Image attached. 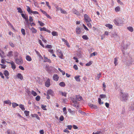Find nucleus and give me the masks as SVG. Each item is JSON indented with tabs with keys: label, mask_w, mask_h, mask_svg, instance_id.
I'll use <instances>...</instances> for the list:
<instances>
[{
	"label": "nucleus",
	"mask_w": 134,
	"mask_h": 134,
	"mask_svg": "<svg viewBox=\"0 0 134 134\" xmlns=\"http://www.w3.org/2000/svg\"><path fill=\"white\" fill-rule=\"evenodd\" d=\"M0 65L1 66V68L2 69H5L6 67V65L4 64H0Z\"/></svg>",
	"instance_id": "nucleus-56"
},
{
	"label": "nucleus",
	"mask_w": 134,
	"mask_h": 134,
	"mask_svg": "<svg viewBox=\"0 0 134 134\" xmlns=\"http://www.w3.org/2000/svg\"><path fill=\"white\" fill-rule=\"evenodd\" d=\"M35 51L36 54L40 58H42V57L41 56V55L40 53L39 52L36 51V50H35Z\"/></svg>",
	"instance_id": "nucleus-28"
},
{
	"label": "nucleus",
	"mask_w": 134,
	"mask_h": 134,
	"mask_svg": "<svg viewBox=\"0 0 134 134\" xmlns=\"http://www.w3.org/2000/svg\"><path fill=\"white\" fill-rule=\"evenodd\" d=\"M15 62L17 64L19 65L22 64L23 63V61L21 58L16 59Z\"/></svg>",
	"instance_id": "nucleus-4"
},
{
	"label": "nucleus",
	"mask_w": 134,
	"mask_h": 134,
	"mask_svg": "<svg viewBox=\"0 0 134 134\" xmlns=\"http://www.w3.org/2000/svg\"><path fill=\"white\" fill-rule=\"evenodd\" d=\"M32 117H35L38 120H40V118L38 116V115L36 114H34L32 115Z\"/></svg>",
	"instance_id": "nucleus-26"
},
{
	"label": "nucleus",
	"mask_w": 134,
	"mask_h": 134,
	"mask_svg": "<svg viewBox=\"0 0 134 134\" xmlns=\"http://www.w3.org/2000/svg\"><path fill=\"white\" fill-rule=\"evenodd\" d=\"M22 17L25 19L26 18H28V16L27 15H26L22 13L21 14Z\"/></svg>",
	"instance_id": "nucleus-40"
},
{
	"label": "nucleus",
	"mask_w": 134,
	"mask_h": 134,
	"mask_svg": "<svg viewBox=\"0 0 134 134\" xmlns=\"http://www.w3.org/2000/svg\"><path fill=\"white\" fill-rule=\"evenodd\" d=\"M44 47L45 48H52V46L51 45H47V46H44Z\"/></svg>",
	"instance_id": "nucleus-50"
},
{
	"label": "nucleus",
	"mask_w": 134,
	"mask_h": 134,
	"mask_svg": "<svg viewBox=\"0 0 134 134\" xmlns=\"http://www.w3.org/2000/svg\"><path fill=\"white\" fill-rule=\"evenodd\" d=\"M25 23H26V24L27 25H29V20H28V18H26V19H25Z\"/></svg>",
	"instance_id": "nucleus-60"
},
{
	"label": "nucleus",
	"mask_w": 134,
	"mask_h": 134,
	"mask_svg": "<svg viewBox=\"0 0 134 134\" xmlns=\"http://www.w3.org/2000/svg\"><path fill=\"white\" fill-rule=\"evenodd\" d=\"M47 94L50 95L52 96H53L54 93L53 92L51 89L48 90L47 92Z\"/></svg>",
	"instance_id": "nucleus-11"
},
{
	"label": "nucleus",
	"mask_w": 134,
	"mask_h": 134,
	"mask_svg": "<svg viewBox=\"0 0 134 134\" xmlns=\"http://www.w3.org/2000/svg\"><path fill=\"white\" fill-rule=\"evenodd\" d=\"M127 29L128 30L131 32H133V30L132 27L131 26L128 27Z\"/></svg>",
	"instance_id": "nucleus-37"
},
{
	"label": "nucleus",
	"mask_w": 134,
	"mask_h": 134,
	"mask_svg": "<svg viewBox=\"0 0 134 134\" xmlns=\"http://www.w3.org/2000/svg\"><path fill=\"white\" fill-rule=\"evenodd\" d=\"M44 62H48L50 63H51V60L50 59H48L47 57H44Z\"/></svg>",
	"instance_id": "nucleus-20"
},
{
	"label": "nucleus",
	"mask_w": 134,
	"mask_h": 134,
	"mask_svg": "<svg viewBox=\"0 0 134 134\" xmlns=\"http://www.w3.org/2000/svg\"><path fill=\"white\" fill-rule=\"evenodd\" d=\"M26 60L29 62H30L32 60V58L29 55H27L26 56Z\"/></svg>",
	"instance_id": "nucleus-21"
},
{
	"label": "nucleus",
	"mask_w": 134,
	"mask_h": 134,
	"mask_svg": "<svg viewBox=\"0 0 134 134\" xmlns=\"http://www.w3.org/2000/svg\"><path fill=\"white\" fill-rule=\"evenodd\" d=\"M82 38L84 40H87L88 39V38L86 35H83L82 36Z\"/></svg>",
	"instance_id": "nucleus-39"
},
{
	"label": "nucleus",
	"mask_w": 134,
	"mask_h": 134,
	"mask_svg": "<svg viewBox=\"0 0 134 134\" xmlns=\"http://www.w3.org/2000/svg\"><path fill=\"white\" fill-rule=\"evenodd\" d=\"M40 30L41 31H45L49 33H50L51 32L50 30L47 29L46 27H44L42 28L40 27Z\"/></svg>",
	"instance_id": "nucleus-10"
},
{
	"label": "nucleus",
	"mask_w": 134,
	"mask_h": 134,
	"mask_svg": "<svg viewBox=\"0 0 134 134\" xmlns=\"http://www.w3.org/2000/svg\"><path fill=\"white\" fill-rule=\"evenodd\" d=\"M4 103L6 104H11V102L9 100H5L4 102Z\"/></svg>",
	"instance_id": "nucleus-35"
},
{
	"label": "nucleus",
	"mask_w": 134,
	"mask_h": 134,
	"mask_svg": "<svg viewBox=\"0 0 134 134\" xmlns=\"http://www.w3.org/2000/svg\"><path fill=\"white\" fill-rule=\"evenodd\" d=\"M61 93L62 96H64L65 97H66V93L65 92H61Z\"/></svg>",
	"instance_id": "nucleus-58"
},
{
	"label": "nucleus",
	"mask_w": 134,
	"mask_h": 134,
	"mask_svg": "<svg viewBox=\"0 0 134 134\" xmlns=\"http://www.w3.org/2000/svg\"><path fill=\"white\" fill-rule=\"evenodd\" d=\"M59 119L61 121H63L64 120V118L63 116L62 115L60 116V117Z\"/></svg>",
	"instance_id": "nucleus-64"
},
{
	"label": "nucleus",
	"mask_w": 134,
	"mask_h": 134,
	"mask_svg": "<svg viewBox=\"0 0 134 134\" xmlns=\"http://www.w3.org/2000/svg\"><path fill=\"white\" fill-rule=\"evenodd\" d=\"M115 12H119L120 10V8L119 6H117L115 8Z\"/></svg>",
	"instance_id": "nucleus-30"
},
{
	"label": "nucleus",
	"mask_w": 134,
	"mask_h": 134,
	"mask_svg": "<svg viewBox=\"0 0 134 134\" xmlns=\"http://www.w3.org/2000/svg\"><path fill=\"white\" fill-rule=\"evenodd\" d=\"M128 96V94L127 93L122 94V99L124 100H126L127 99V97Z\"/></svg>",
	"instance_id": "nucleus-9"
},
{
	"label": "nucleus",
	"mask_w": 134,
	"mask_h": 134,
	"mask_svg": "<svg viewBox=\"0 0 134 134\" xmlns=\"http://www.w3.org/2000/svg\"><path fill=\"white\" fill-rule=\"evenodd\" d=\"M92 62L91 61H90L88 63H86V66H90L92 64Z\"/></svg>",
	"instance_id": "nucleus-49"
},
{
	"label": "nucleus",
	"mask_w": 134,
	"mask_h": 134,
	"mask_svg": "<svg viewBox=\"0 0 134 134\" xmlns=\"http://www.w3.org/2000/svg\"><path fill=\"white\" fill-rule=\"evenodd\" d=\"M31 30L32 33H36L37 32V30L33 27L31 28Z\"/></svg>",
	"instance_id": "nucleus-36"
},
{
	"label": "nucleus",
	"mask_w": 134,
	"mask_h": 134,
	"mask_svg": "<svg viewBox=\"0 0 134 134\" xmlns=\"http://www.w3.org/2000/svg\"><path fill=\"white\" fill-rule=\"evenodd\" d=\"M115 24L118 26H120L123 23V21L120 18H117L113 21Z\"/></svg>",
	"instance_id": "nucleus-1"
},
{
	"label": "nucleus",
	"mask_w": 134,
	"mask_h": 134,
	"mask_svg": "<svg viewBox=\"0 0 134 134\" xmlns=\"http://www.w3.org/2000/svg\"><path fill=\"white\" fill-rule=\"evenodd\" d=\"M80 76L77 75L75 76L74 77V78L76 81L77 82H80Z\"/></svg>",
	"instance_id": "nucleus-18"
},
{
	"label": "nucleus",
	"mask_w": 134,
	"mask_h": 134,
	"mask_svg": "<svg viewBox=\"0 0 134 134\" xmlns=\"http://www.w3.org/2000/svg\"><path fill=\"white\" fill-rule=\"evenodd\" d=\"M105 26L108 27L109 29H112L113 27V26L110 24H107L105 25Z\"/></svg>",
	"instance_id": "nucleus-29"
},
{
	"label": "nucleus",
	"mask_w": 134,
	"mask_h": 134,
	"mask_svg": "<svg viewBox=\"0 0 134 134\" xmlns=\"http://www.w3.org/2000/svg\"><path fill=\"white\" fill-rule=\"evenodd\" d=\"M40 97L39 96H37L36 98V100L37 101H38L40 100Z\"/></svg>",
	"instance_id": "nucleus-57"
},
{
	"label": "nucleus",
	"mask_w": 134,
	"mask_h": 134,
	"mask_svg": "<svg viewBox=\"0 0 134 134\" xmlns=\"http://www.w3.org/2000/svg\"><path fill=\"white\" fill-rule=\"evenodd\" d=\"M61 12L62 13L65 14L66 13V12L64 10H62V9L60 8Z\"/></svg>",
	"instance_id": "nucleus-63"
},
{
	"label": "nucleus",
	"mask_w": 134,
	"mask_h": 134,
	"mask_svg": "<svg viewBox=\"0 0 134 134\" xmlns=\"http://www.w3.org/2000/svg\"><path fill=\"white\" fill-rule=\"evenodd\" d=\"M12 107L14 108H15L17 106L19 105L15 103H13L12 104Z\"/></svg>",
	"instance_id": "nucleus-31"
},
{
	"label": "nucleus",
	"mask_w": 134,
	"mask_h": 134,
	"mask_svg": "<svg viewBox=\"0 0 134 134\" xmlns=\"http://www.w3.org/2000/svg\"><path fill=\"white\" fill-rule=\"evenodd\" d=\"M31 11V14L32 13L33 14H38L39 13L36 11H33L32 10Z\"/></svg>",
	"instance_id": "nucleus-51"
},
{
	"label": "nucleus",
	"mask_w": 134,
	"mask_h": 134,
	"mask_svg": "<svg viewBox=\"0 0 134 134\" xmlns=\"http://www.w3.org/2000/svg\"><path fill=\"white\" fill-rule=\"evenodd\" d=\"M31 94L34 96H36L37 95V93L36 92L33 90H32L31 91Z\"/></svg>",
	"instance_id": "nucleus-38"
},
{
	"label": "nucleus",
	"mask_w": 134,
	"mask_h": 134,
	"mask_svg": "<svg viewBox=\"0 0 134 134\" xmlns=\"http://www.w3.org/2000/svg\"><path fill=\"white\" fill-rule=\"evenodd\" d=\"M26 7L27 10V11L29 13H30L31 14V11H32V10L30 8L29 6H27Z\"/></svg>",
	"instance_id": "nucleus-23"
},
{
	"label": "nucleus",
	"mask_w": 134,
	"mask_h": 134,
	"mask_svg": "<svg viewBox=\"0 0 134 134\" xmlns=\"http://www.w3.org/2000/svg\"><path fill=\"white\" fill-rule=\"evenodd\" d=\"M73 13L77 16H80V13L79 12L76 10L73 9L72 10Z\"/></svg>",
	"instance_id": "nucleus-13"
},
{
	"label": "nucleus",
	"mask_w": 134,
	"mask_h": 134,
	"mask_svg": "<svg viewBox=\"0 0 134 134\" xmlns=\"http://www.w3.org/2000/svg\"><path fill=\"white\" fill-rule=\"evenodd\" d=\"M3 74L5 75V76L6 77V78L7 79L9 78V73L7 70H5L3 72Z\"/></svg>",
	"instance_id": "nucleus-8"
},
{
	"label": "nucleus",
	"mask_w": 134,
	"mask_h": 134,
	"mask_svg": "<svg viewBox=\"0 0 134 134\" xmlns=\"http://www.w3.org/2000/svg\"><path fill=\"white\" fill-rule=\"evenodd\" d=\"M63 131L67 133H70L69 131L67 130V128L64 129V130Z\"/></svg>",
	"instance_id": "nucleus-54"
},
{
	"label": "nucleus",
	"mask_w": 134,
	"mask_h": 134,
	"mask_svg": "<svg viewBox=\"0 0 134 134\" xmlns=\"http://www.w3.org/2000/svg\"><path fill=\"white\" fill-rule=\"evenodd\" d=\"M9 44L12 47H14V44L11 42H9Z\"/></svg>",
	"instance_id": "nucleus-59"
},
{
	"label": "nucleus",
	"mask_w": 134,
	"mask_h": 134,
	"mask_svg": "<svg viewBox=\"0 0 134 134\" xmlns=\"http://www.w3.org/2000/svg\"><path fill=\"white\" fill-rule=\"evenodd\" d=\"M46 106L44 105L43 104H42L41 105V108L43 110H46L47 109L46 108Z\"/></svg>",
	"instance_id": "nucleus-41"
},
{
	"label": "nucleus",
	"mask_w": 134,
	"mask_h": 134,
	"mask_svg": "<svg viewBox=\"0 0 134 134\" xmlns=\"http://www.w3.org/2000/svg\"><path fill=\"white\" fill-rule=\"evenodd\" d=\"M59 77L58 75L57 74H54L53 76V80L56 81H57L59 79Z\"/></svg>",
	"instance_id": "nucleus-12"
},
{
	"label": "nucleus",
	"mask_w": 134,
	"mask_h": 134,
	"mask_svg": "<svg viewBox=\"0 0 134 134\" xmlns=\"http://www.w3.org/2000/svg\"><path fill=\"white\" fill-rule=\"evenodd\" d=\"M7 133L8 134H16L15 131H12L10 130H9L7 131Z\"/></svg>",
	"instance_id": "nucleus-22"
},
{
	"label": "nucleus",
	"mask_w": 134,
	"mask_h": 134,
	"mask_svg": "<svg viewBox=\"0 0 134 134\" xmlns=\"http://www.w3.org/2000/svg\"><path fill=\"white\" fill-rule=\"evenodd\" d=\"M21 32L22 34L24 36H25L26 35V33L25 32V30L24 29H22L21 30Z\"/></svg>",
	"instance_id": "nucleus-32"
},
{
	"label": "nucleus",
	"mask_w": 134,
	"mask_h": 134,
	"mask_svg": "<svg viewBox=\"0 0 134 134\" xmlns=\"http://www.w3.org/2000/svg\"><path fill=\"white\" fill-rule=\"evenodd\" d=\"M19 107L22 110L24 111L25 110V108H24V105L22 104H20L19 105Z\"/></svg>",
	"instance_id": "nucleus-24"
},
{
	"label": "nucleus",
	"mask_w": 134,
	"mask_h": 134,
	"mask_svg": "<svg viewBox=\"0 0 134 134\" xmlns=\"http://www.w3.org/2000/svg\"><path fill=\"white\" fill-rule=\"evenodd\" d=\"M118 58H114V64L116 66L117 64Z\"/></svg>",
	"instance_id": "nucleus-48"
},
{
	"label": "nucleus",
	"mask_w": 134,
	"mask_h": 134,
	"mask_svg": "<svg viewBox=\"0 0 134 134\" xmlns=\"http://www.w3.org/2000/svg\"><path fill=\"white\" fill-rule=\"evenodd\" d=\"M89 106L91 107V108L92 109H97L98 107L96 105L90 104Z\"/></svg>",
	"instance_id": "nucleus-17"
},
{
	"label": "nucleus",
	"mask_w": 134,
	"mask_h": 134,
	"mask_svg": "<svg viewBox=\"0 0 134 134\" xmlns=\"http://www.w3.org/2000/svg\"><path fill=\"white\" fill-rule=\"evenodd\" d=\"M8 63L10 64L11 66V68L13 70L15 69L16 68V65L14 62L12 61L10 62H8Z\"/></svg>",
	"instance_id": "nucleus-6"
},
{
	"label": "nucleus",
	"mask_w": 134,
	"mask_h": 134,
	"mask_svg": "<svg viewBox=\"0 0 134 134\" xmlns=\"http://www.w3.org/2000/svg\"><path fill=\"white\" fill-rule=\"evenodd\" d=\"M45 85L46 87H48L50 85V80L48 78L45 82Z\"/></svg>",
	"instance_id": "nucleus-7"
},
{
	"label": "nucleus",
	"mask_w": 134,
	"mask_h": 134,
	"mask_svg": "<svg viewBox=\"0 0 134 134\" xmlns=\"http://www.w3.org/2000/svg\"><path fill=\"white\" fill-rule=\"evenodd\" d=\"M18 78L21 80H22L23 79V76L21 73H18L17 75Z\"/></svg>",
	"instance_id": "nucleus-15"
},
{
	"label": "nucleus",
	"mask_w": 134,
	"mask_h": 134,
	"mask_svg": "<svg viewBox=\"0 0 134 134\" xmlns=\"http://www.w3.org/2000/svg\"><path fill=\"white\" fill-rule=\"evenodd\" d=\"M98 101L99 103L100 104H103V102H101V100L100 98H99L98 99Z\"/></svg>",
	"instance_id": "nucleus-55"
},
{
	"label": "nucleus",
	"mask_w": 134,
	"mask_h": 134,
	"mask_svg": "<svg viewBox=\"0 0 134 134\" xmlns=\"http://www.w3.org/2000/svg\"><path fill=\"white\" fill-rule=\"evenodd\" d=\"M6 61L4 59H2L1 60V62L2 64H5Z\"/></svg>",
	"instance_id": "nucleus-62"
},
{
	"label": "nucleus",
	"mask_w": 134,
	"mask_h": 134,
	"mask_svg": "<svg viewBox=\"0 0 134 134\" xmlns=\"http://www.w3.org/2000/svg\"><path fill=\"white\" fill-rule=\"evenodd\" d=\"M40 10L45 15H46V14H47V13L45 11H44L43 10H42L41 9H40Z\"/></svg>",
	"instance_id": "nucleus-53"
},
{
	"label": "nucleus",
	"mask_w": 134,
	"mask_h": 134,
	"mask_svg": "<svg viewBox=\"0 0 134 134\" xmlns=\"http://www.w3.org/2000/svg\"><path fill=\"white\" fill-rule=\"evenodd\" d=\"M52 35L54 36H58V34L57 32L55 31L52 32Z\"/></svg>",
	"instance_id": "nucleus-34"
},
{
	"label": "nucleus",
	"mask_w": 134,
	"mask_h": 134,
	"mask_svg": "<svg viewBox=\"0 0 134 134\" xmlns=\"http://www.w3.org/2000/svg\"><path fill=\"white\" fill-rule=\"evenodd\" d=\"M82 99V97L81 96L79 95H76L75 97V100L76 101H75V102L74 101L73 102L75 103V105H74V107H76L77 106V101H80Z\"/></svg>",
	"instance_id": "nucleus-2"
},
{
	"label": "nucleus",
	"mask_w": 134,
	"mask_h": 134,
	"mask_svg": "<svg viewBox=\"0 0 134 134\" xmlns=\"http://www.w3.org/2000/svg\"><path fill=\"white\" fill-rule=\"evenodd\" d=\"M74 68L76 70H77L78 69V68L77 67V66L75 64L73 66Z\"/></svg>",
	"instance_id": "nucleus-61"
},
{
	"label": "nucleus",
	"mask_w": 134,
	"mask_h": 134,
	"mask_svg": "<svg viewBox=\"0 0 134 134\" xmlns=\"http://www.w3.org/2000/svg\"><path fill=\"white\" fill-rule=\"evenodd\" d=\"M38 23L39 24L40 26H43L44 25V24L43 23L39 20L38 21Z\"/></svg>",
	"instance_id": "nucleus-43"
},
{
	"label": "nucleus",
	"mask_w": 134,
	"mask_h": 134,
	"mask_svg": "<svg viewBox=\"0 0 134 134\" xmlns=\"http://www.w3.org/2000/svg\"><path fill=\"white\" fill-rule=\"evenodd\" d=\"M17 9L18 10V12L21 13H22L23 12L21 8L20 7L18 8H17Z\"/></svg>",
	"instance_id": "nucleus-44"
},
{
	"label": "nucleus",
	"mask_w": 134,
	"mask_h": 134,
	"mask_svg": "<svg viewBox=\"0 0 134 134\" xmlns=\"http://www.w3.org/2000/svg\"><path fill=\"white\" fill-rule=\"evenodd\" d=\"M59 85L60 86L62 87H64L65 86V82H60L59 84Z\"/></svg>",
	"instance_id": "nucleus-25"
},
{
	"label": "nucleus",
	"mask_w": 134,
	"mask_h": 134,
	"mask_svg": "<svg viewBox=\"0 0 134 134\" xmlns=\"http://www.w3.org/2000/svg\"><path fill=\"white\" fill-rule=\"evenodd\" d=\"M63 111L64 114L65 115H66L67 112L66 111V108L65 107H64L63 108Z\"/></svg>",
	"instance_id": "nucleus-46"
},
{
	"label": "nucleus",
	"mask_w": 134,
	"mask_h": 134,
	"mask_svg": "<svg viewBox=\"0 0 134 134\" xmlns=\"http://www.w3.org/2000/svg\"><path fill=\"white\" fill-rule=\"evenodd\" d=\"M84 18L86 23L90 22L92 21L90 18L86 14L84 15Z\"/></svg>",
	"instance_id": "nucleus-3"
},
{
	"label": "nucleus",
	"mask_w": 134,
	"mask_h": 134,
	"mask_svg": "<svg viewBox=\"0 0 134 134\" xmlns=\"http://www.w3.org/2000/svg\"><path fill=\"white\" fill-rule=\"evenodd\" d=\"M39 43L41 45V46L42 47H43V48H44V45L42 43L41 40H38V41Z\"/></svg>",
	"instance_id": "nucleus-45"
},
{
	"label": "nucleus",
	"mask_w": 134,
	"mask_h": 134,
	"mask_svg": "<svg viewBox=\"0 0 134 134\" xmlns=\"http://www.w3.org/2000/svg\"><path fill=\"white\" fill-rule=\"evenodd\" d=\"M68 111L70 113L72 114H74L75 113V112L74 111L70 109H69Z\"/></svg>",
	"instance_id": "nucleus-47"
},
{
	"label": "nucleus",
	"mask_w": 134,
	"mask_h": 134,
	"mask_svg": "<svg viewBox=\"0 0 134 134\" xmlns=\"http://www.w3.org/2000/svg\"><path fill=\"white\" fill-rule=\"evenodd\" d=\"M13 55V52L10 51L8 52L7 54V56L8 57H11Z\"/></svg>",
	"instance_id": "nucleus-19"
},
{
	"label": "nucleus",
	"mask_w": 134,
	"mask_h": 134,
	"mask_svg": "<svg viewBox=\"0 0 134 134\" xmlns=\"http://www.w3.org/2000/svg\"><path fill=\"white\" fill-rule=\"evenodd\" d=\"M62 40L66 44L68 47L69 48L70 47V46L69 44V43L66 40L63 38H62Z\"/></svg>",
	"instance_id": "nucleus-14"
},
{
	"label": "nucleus",
	"mask_w": 134,
	"mask_h": 134,
	"mask_svg": "<svg viewBox=\"0 0 134 134\" xmlns=\"http://www.w3.org/2000/svg\"><path fill=\"white\" fill-rule=\"evenodd\" d=\"M57 54L59 58H60L61 59H63V54L61 51L60 50L58 51Z\"/></svg>",
	"instance_id": "nucleus-5"
},
{
	"label": "nucleus",
	"mask_w": 134,
	"mask_h": 134,
	"mask_svg": "<svg viewBox=\"0 0 134 134\" xmlns=\"http://www.w3.org/2000/svg\"><path fill=\"white\" fill-rule=\"evenodd\" d=\"M24 113L26 116H28L29 114V111L26 110H25L24 111Z\"/></svg>",
	"instance_id": "nucleus-42"
},
{
	"label": "nucleus",
	"mask_w": 134,
	"mask_h": 134,
	"mask_svg": "<svg viewBox=\"0 0 134 134\" xmlns=\"http://www.w3.org/2000/svg\"><path fill=\"white\" fill-rule=\"evenodd\" d=\"M99 96L101 98H104L106 97V96L105 94H101Z\"/></svg>",
	"instance_id": "nucleus-52"
},
{
	"label": "nucleus",
	"mask_w": 134,
	"mask_h": 134,
	"mask_svg": "<svg viewBox=\"0 0 134 134\" xmlns=\"http://www.w3.org/2000/svg\"><path fill=\"white\" fill-rule=\"evenodd\" d=\"M102 73H100L97 74V76L96 77V79H97L98 80H99L100 77L101 76Z\"/></svg>",
	"instance_id": "nucleus-27"
},
{
	"label": "nucleus",
	"mask_w": 134,
	"mask_h": 134,
	"mask_svg": "<svg viewBox=\"0 0 134 134\" xmlns=\"http://www.w3.org/2000/svg\"><path fill=\"white\" fill-rule=\"evenodd\" d=\"M4 54V52L0 49V56H1L2 58H3V55Z\"/></svg>",
	"instance_id": "nucleus-33"
},
{
	"label": "nucleus",
	"mask_w": 134,
	"mask_h": 134,
	"mask_svg": "<svg viewBox=\"0 0 134 134\" xmlns=\"http://www.w3.org/2000/svg\"><path fill=\"white\" fill-rule=\"evenodd\" d=\"M76 32L77 34H80L81 32L80 28L79 27H77L76 29Z\"/></svg>",
	"instance_id": "nucleus-16"
}]
</instances>
